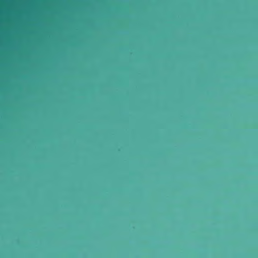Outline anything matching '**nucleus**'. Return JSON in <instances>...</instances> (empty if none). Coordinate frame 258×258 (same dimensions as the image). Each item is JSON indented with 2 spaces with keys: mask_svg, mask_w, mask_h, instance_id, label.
<instances>
[{
  "mask_svg": "<svg viewBox=\"0 0 258 258\" xmlns=\"http://www.w3.org/2000/svg\"><path fill=\"white\" fill-rule=\"evenodd\" d=\"M149 162H151V160H149Z\"/></svg>",
  "mask_w": 258,
  "mask_h": 258,
  "instance_id": "obj_1",
  "label": "nucleus"
},
{
  "mask_svg": "<svg viewBox=\"0 0 258 258\" xmlns=\"http://www.w3.org/2000/svg\"><path fill=\"white\" fill-rule=\"evenodd\" d=\"M193 161H194V162H195L196 161H195V160H194Z\"/></svg>",
  "mask_w": 258,
  "mask_h": 258,
  "instance_id": "obj_2",
  "label": "nucleus"
}]
</instances>
